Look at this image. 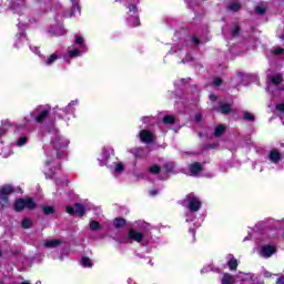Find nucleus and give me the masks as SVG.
I'll return each instance as SVG.
<instances>
[{"instance_id":"1","label":"nucleus","mask_w":284,"mask_h":284,"mask_svg":"<svg viewBox=\"0 0 284 284\" xmlns=\"http://www.w3.org/2000/svg\"><path fill=\"white\" fill-rule=\"evenodd\" d=\"M68 145H70V140L59 133H54L51 138L50 145L45 146V168L51 163H54L57 159H63V156H65V149H68Z\"/></svg>"},{"instance_id":"2","label":"nucleus","mask_w":284,"mask_h":284,"mask_svg":"<svg viewBox=\"0 0 284 284\" xmlns=\"http://www.w3.org/2000/svg\"><path fill=\"white\" fill-rule=\"evenodd\" d=\"M48 114H50V108L48 105H40L34 109L32 113H30L29 118H24V121H37V123H43L45 119H48Z\"/></svg>"},{"instance_id":"3","label":"nucleus","mask_w":284,"mask_h":284,"mask_svg":"<svg viewBox=\"0 0 284 284\" xmlns=\"http://www.w3.org/2000/svg\"><path fill=\"white\" fill-rule=\"evenodd\" d=\"M75 43L79 49H69L67 57H81V52H88V47H85V40L83 37H75Z\"/></svg>"},{"instance_id":"4","label":"nucleus","mask_w":284,"mask_h":284,"mask_svg":"<svg viewBox=\"0 0 284 284\" xmlns=\"http://www.w3.org/2000/svg\"><path fill=\"white\" fill-rule=\"evenodd\" d=\"M16 212H21V210H34L37 207V204L34 203V200L32 197L27 199H19L16 201L13 205Z\"/></svg>"},{"instance_id":"5","label":"nucleus","mask_w":284,"mask_h":284,"mask_svg":"<svg viewBox=\"0 0 284 284\" xmlns=\"http://www.w3.org/2000/svg\"><path fill=\"white\" fill-rule=\"evenodd\" d=\"M12 192H14V190L10 185L0 186V207H8V205H10L8 196H10Z\"/></svg>"},{"instance_id":"6","label":"nucleus","mask_w":284,"mask_h":284,"mask_svg":"<svg viewBox=\"0 0 284 284\" xmlns=\"http://www.w3.org/2000/svg\"><path fill=\"white\" fill-rule=\"evenodd\" d=\"M184 203H186L190 212H199V210H201V200L195 197L193 193L186 196Z\"/></svg>"},{"instance_id":"7","label":"nucleus","mask_w":284,"mask_h":284,"mask_svg":"<svg viewBox=\"0 0 284 284\" xmlns=\"http://www.w3.org/2000/svg\"><path fill=\"white\" fill-rule=\"evenodd\" d=\"M128 22L133 27L136 28V26H139V16L136 14V6L135 4H130L128 7Z\"/></svg>"},{"instance_id":"8","label":"nucleus","mask_w":284,"mask_h":284,"mask_svg":"<svg viewBox=\"0 0 284 284\" xmlns=\"http://www.w3.org/2000/svg\"><path fill=\"white\" fill-rule=\"evenodd\" d=\"M68 214L77 215V216H83L85 214V209L81 204H75L74 207L67 206Z\"/></svg>"},{"instance_id":"9","label":"nucleus","mask_w":284,"mask_h":284,"mask_svg":"<svg viewBox=\"0 0 284 284\" xmlns=\"http://www.w3.org/2000/svg\"><path fill=\"white\" fill-rule=\"evenodd\" d=\"M140 141L142 143H152L154 141V134L148 130H142L140 132Z\"/></svg>"},{"instance_id":"10","label":"nucleus","mask_w":284,"mask_h":284,"mask_svg":"<svg viewBox=\"0 0 284 284\" xmlns=\"http://www.w3.org/2000/svg\"><path fill=\"white\" fill-rule=\"evenodd\" d=\"M272 254H276V247L272 245L262 246L261 255L264 256V258H270Z\"/></svg>"},{"instance_id":"11","label":"nucleus","mask_w":284,"mask_h":284,"mask_svg":"<svg viewBox=\"0 0 284 284\" xmlns=\"http://www.w3.org/2000/svg\"><path fill=\"white\" fill-rule=\"evenodd\" d=\"M268 79V90L272 88V85H280V83H283V75L281 73H276L273 77L267 75Z\"/></svg>"},{"instance_id":"12","label":"nucleus","mask_w":284,"mask_h":284,"mask_svg":"<svg viewBox=\"0 0 284 284\" xmlns=\"http://www.w3.org/2000/svg\"><path fill=\"white\" fill-rule=\"evenodd\" d=\"M11 9L17 14H21V12L26 10V0H18V2H13Z\"/></svg>"},{"instance_id":"13","label":"nucleus","mask_w":284,"mask_h":284,"mask_svg":"<svg viewBox=\"0 0 284 284\" xmlns=\"http://www.w3.org/2000/svg\"><path fill=\"white\" fill-rule=\"evenodd\" d=\"M129 239H131V241H135L136 243H141V241H143V233H140L135 230H130Z\"/></svg>"},{"instance_id":"14","label":"nucleus","mask_w":284,"mask_h":284,"mask_svg":"<svg viewBox=\"0 0 284 284\" xmlns=\"http://www.w3.org/2000/svg\"><path fill=\"white\" fill-rule=\"evenodd\" d=\"M202 170H203V166L199 162H195L190 166V172L192 176H196V174H199Z\"/></svg>"},{"instance_id":"15","label":"nucleus","mask_w":284,"mask_h":284,"mask_svg":"<svg viewBox=\"0 0 284 284\" xmlns=\"http://www.w3.org/2000/svg\"><path fill=\"white\" fill-rule=\"evenodd\" d=\"M59 245H61V240L59 239L44 241V247H48V248L59 247Z\"/></svg>"},{"instance_id":"16","label":"nucleus","mask_w":284,"mask_h":284,"mask_svg":"<svg viewBox=\"0 0 284 284\" xmlns=\"http://www.w3.org/2000/svg\"><path fill=\"white\" fill-rule=\"evenodd\" d=\"M227 258L229 270H236V267H239V260H236L232 254H230Z\"/></svg>"},{"instance_id":"17","label":"nucleus","mask_w":284,"mask_h":284,"mask_svg":"<svg viewBox=\"0 0 284 284\" xmlns=\"http://www.w3.org/2000/svg\"><path fill=\"white\" fill-rule=\"evenodd\" d=\"M268 159L272 163H277L281 161V153L277 150H273L270 152Z\"/></svg>"},{"instance_id":"18","label":"nucleus","mask_w":284,"mask_h":284,"mask_svg":"<svg viewBox=\"0 0 284 284\" xmlns=\"http://www.w3.org/2000/svg\"><path fill=\"white\" fill-rule=\"evenodd\" d=\"M74 12H78V14H81V8L79 7V2H73V11L65 12L64 17H74Z\"/></svg>"},{"instance_id":"19","label":"nucleus","mask_w":284,"mask_h":284,"mask_svg":"<svg viewBox=\"0 0 284 284\" xmlns=\"http://www.w3.org/2000/svg\"><path fill=\"white\" fill-rule=\"evenodd\" d=\"M222 284H234V276L229 273L224 274L222 277Z\"/></svg>"},{"instance_id":"20","label":"nucleus","mask_w":284,"mask_h":284,"mask_svg":"<svg viewBox=\"0 0 284 284\" xmlns=\"http://www.w3.org/2000/svg\"><path fill=\"white\" fill-rule=\"evenodd\" d=\"M57 59H59L57 53L51 54L49 58L44 59V65H52Z\"/></svg>"},{"instance_id":"21","label":"nucleus","mask_w":284,"mask_h":284,"mask_svg":"<svg viewBox=\"0 0 284 284\" xmlns=\"http://www.w3.org/2000/svg\"><path fill=\"white\" fill-rule=\"evenodd\" d=\"M81 266L82 267H92V260H90L89 257H82Z\"/></svg>"},{"instance_id":"22","label":"nucleus","mask_w":284,"mask_h":284,"mask_svg":"<svg viewBox=\"0 0 284 284\" xmlns=\"http://www.w3.org/2000/svg\"><path fill=\"white\" fill-rule=\"evenodd\" d=\"M229 10H231V12H239V10H241V3L239 2H233L229 6Z\"/></svg>"},{"instance_id":"23","label":"nucleus","mask_w":284,"mask_h":284,"mask_svg":"<svg viewBox=\"0 0 284 284\" xmlns=\"http://www.w3.org/2000/svg\"><path fill=\"white\" fill-rule=\"evenodd\" d=\"M8 125H10V121L6 120L2 121V128L0 129V136H3V134H6V132H8Z\"/></svg>"},{"instance_id":"24","label":"nucleus","mask_w":284,"mask_h":284,"mask_svg":"<svg viewBox=\"0 0 284 284\" xmlns=\"http://www.w3.org/2000/svg\"><path fill=\"white\" fill-rule=\"evenodd\" d=\"M114 227H123L125 225V220L121 219V217H116L113 221Z\"/></svg>"},{"instance_id":"25","label":"nucleus","mask_w":284,"mask_h":284,"mask_svg":"<svg viewBox=\"0 0 284 284\" xmlns=\"http://www.w3.org/2000/svg\"><path fill=\"white\" fill-rule=\"evenodd\" d=\"M219 110L222 114H229L232 108L230 106V104H222Z\"/></svg>"},{"instance_id":"26","label":"nucleus","mask_w":284,"mask_h":284,"mask_svg":"<svg viewBox=\"0 0 284 284\" xmlns=\"http://www.w3.org/2000/svg\"><path fill=\"white\" fill-rule=\"evenodd\" d=\"M72 105H79V101L75 100V101H71L69 103V105L64 109L67 114H70V112H73Z\"/></svg>"},{"instance_id":"27","label":"nucleus","mask_w":284,"mask_h":284,"mask_svg":"<svg viewBox=\"0 0 284 284\" xmlns=\"http://www.w3.org/2000/svg\"><path fill=\"white\" fill-rule=\"evenodd\" d=\"M26 143H28V136H21V138L17 141L18 148H23V145H26Z\"/></svg>"},{"instance_id":"28","label":"nucleus","mask_w":284,"mask_h":284,"mask_svg":"<svg viewBox=\"0 0 284 284\" xmlns=\"http://www.w3.org/2000/svg\"><path fill=\"white\" fill-rule=\"evenodd\" d=\"M22 227H23L24 230H28L29 227H32V220H30V219H24V220L22 221Z\"/></svg>"},{"instance_id":"29","label":"nucleus","mask_w":284,"mask_h":284,"mask_svg":"<svg viewBox=\"0 0 284 284\" xmlns=\"http://www.w3.org/2000/svg\"><path fill=\"white\" fill-rule=\"evenodd\" d=\"M223 132H225V126L223 125H219L215 128V136H221V134H223Z\"/></svg>"},{"instance_id":"30","label":"nucleus","mask_w":284,"mask_h":284,"mask_svg":"<svg viewBox=\"0 0 284 284\" xmlns=\"http://www.w3.org/2000/svg\"><path fill=\"white\" fill-rule=\"evenodd\" d=\"M90 230H93V231L101 230V224H99V222L97 221H92L90 223Z\"/></svg>"},{"instance_id":"31","label":"nucleus","mask_w":284,"mask_h":284,"mask_svg":"<svg viewBox=\"0 0 284 284\" xmlns=\"http://www.w3.org/2000/svg\"><path fill=\"white\" fill-rule=\"evenodd\" d=\"M266 8L263 4H260L255 8L256 14H265Z\"/></svg>"},{"instance_id":"32","label":"nucleus","mask_w":284,"mask_h":284,"mask_svg":"<svg viewBox=\"0 0 284 284\" xmlns=\"http://www.w3.org/2000/svg\"><path fill=\"white\" fill-rule=\"evenodd\" d=\"M163 123H166V124H172V123H174V116H172V115H166V116H164Z\"/></svg>"},{"instance_id":"33","label":"nucleus","mask_w":284,"mask_h":284,"mask_svg":"<svg viewBox=\"0 0 284 284\" xmlns=\"http://www.w3.org/2000/svg\"><path fill=\"white\" fill-rule=\"evenodd\" d=\"M110 159V152L108 150H103V155L100 161H103L104 163Z\"/></svg>"},{"instance_id":"34","label":"nucleus","mask_w":284,"mask_h":284,"mask_svg":"<svg viewBox=\"0 0 284 284\" xmlns=\"http://www.w3.org/2000/svg\"><path fill=\"white\" fill-rule=\"evenodd\" d=\"M149 171L151 172V174H159V172H161V169L159 168V165H153L149 169Z\"/></svg>"},{"instance_id":"35","label":"nucleus","mask_w":284,"mask_h":284,"mask_svg":"<svg viewBox=\"0 0 284 284\" xmlns=\"http://www.w3.org/2000/svg\"><path fill=\"white\" fill-rule=\"evenodd\" d=\"M44 214H54V207L52 206H43Z\"/></svg>"},{"instance_id":"36","label":"nucleus","mask_w":284,"mask_h":284,"mask_svg":"<svg viewBox=\"0 0 284 284\" xmlns=\"http://www.w3.org/2000/svg\"><path fill=\"white\" fill-rule=\"evenodd\" d=\"M244 119H245V121H254V114H252L250 112H245Z\"/></svg>"},{"instance_id":"37","label":"nucleus","mask_w":284,"mask_h":284,"mask_svg":"<svg viewBox=\"0 0 284 284\" xmlns=\"http://www.w3.org/2000/svg\"><path fill=\"white\" fill-rule=\"evenodd\" d=\"M114 172H116V174H120V172H123V163H118L114 168Z\"/></svg>"},{"instance_id":"38","label":"nucleus","mask_w":284,"mask_h":284,"mask_svg":"<svg viewBox=\"0 0 284 284\" xmlns=\"http://www.w3.org/2000/svg\"><path fill=\"white\" fill-rule=\"evenodd\" d=\"M284 49L283 48H276L272 50V53L278 57V54H283Z\"/></svg>"},{"instance_id":"39","label":"nucleus","mask_w":284,"mask_h":284,"mask_svg":"<svg viewBox=\"0 0 284 284\" xmlns=\"http://www.w3.org/2000/svg\"><path fill=\"white\" fill-rule=\"evenodd\" d=\"M221 83H222V80L220 78H215L213 81V85H215V87L221 85Z\"/></svg>"},{"instance_id":"40","label":"nucleus","mask_w":284,"mask_h":284,"mask_svg":"<svg viewBox=\"0 0 284 284\" xmlns=\"http://www.w3.org/2000/svg\"><path fill=\"white\" fill-rule=\"evenodd\" d=\"M276 110H278L280 112H284V103L283 104H277Z\"/></svg>"},{"instance_id":"41","label":"nucleus","mask_w":284,"mask_h":284,"mask_svg":"<svg viewBox=\"0 0 284 284\" xmlns=\"http://www.w3.org/2000/svg\"><path fill=\"white\" fill-rule=\"evenodd\" d=\"M263 276H265V278H270L272 276V273H270V271H264Z\"/></svg>"},{"instance_id":"42","label":"nucleus","mask_w":284,"mask_h":284,"mask_svg":"<svg viewBox=\"0 0 284 284\" xmlns=\"http://www.w3.org/2000/svg\"><path fill=\"white\" fill-rule=\"evenodd\" d=\"M239 27H234L233 29V37H236V34H239Z\"/></svg>"},{"instance_id":"43","label":"nucleus","mask_w":284,"mask_h":284,"mask_svg":"<svg viewBox=\"0 0 284 284\" xmlns=\"http://www.w3.org/2000/svg\"><path fill=\"white\" fill-rule=\"evenodd\" d=\"M150 194H151V196H156V194H159V191L152 190V191L150 192Z\"/></svg>"},{"instance_id":"44","label":"nucleus","mask_w":284,"mask_h":284,"mask_svg":"<svg viewBox=\"0 0 284 284\" xmlns=\"http://www.w3.org/2000/svg\"><path fill=\"white\" fill-rule=\"evenodd\" d=\"M31 50H33V52H34V54H39V48H37V47H31Z\"/></svg>"},{"instance_id":"45","label":"nucleus","mask_w":284,"mask_h":284,"mask_svg":"<svg viewBox=\"0 0 284 284\" xmlns=\"http://www.w3.org/2000/svg\"><path fill=\"white\" fill-rule=\"evenodd\" d=\"M192 41H193V43H194L195 45H199V43H200L199 39H196V38H193Z\"/></svg>"},{"instance_id":"46","label":"nucleus","mask_w":284,"mask_h":284,"mask_svg":"<svg viewBox=\"0 0 284 284\" xmlns=\"http://www.w3.org/2000/svg\"><path fill=\"white\" fill-rule=\"evenodd\" d=\"M276 283L277 284H284V277H280Z\"/></svg>"},{"instance_id":"47","label":"nucleus","mask_w":284,"mask_h":284,"mask_svg":"<svg viewBox=\"0 0 284 284\" xmlns=\"http://www.w3.org/2000/svg\"><path fill=\"white\" fill-rule=\"evenodd\" d=\"M210 100H211V101H216V95L211 94V95H210Z\"/></svg>"},{"instance_id":"48","label":"nucleus","mask_w":284,"mask_h":284,"mask_svg":"<svg viewBox=\"0 0 284 284\" xmlns=\"http://www.w3.org/2000/svg\"><path fill=\"white\" fill-rule=\"evenodd\" d=\"M201 119H203V116H202L201 114H197V115L195 116V120H196V121H201Z\"/></svg>"},{"instance_id":"49","label":"nucleus","mask_w":284,"mask_h":284,"mask_svg":"<svg viewBox=\"0 0 284 284\" xmlns=\"http://www.w3.org/2000/svg\"><path fill=\"white\" fill-rule=\"evenodd\" d=\"M103 163L101 164V165H105V162L104 161H102Z\"/></svg>"},{"instance_id":"50","label":"nucleus","mask_w":284,"mask_h":284,"mask_svg":"<svg viewBox=\"0 0 284 284\" xmlns=\"http://www.w3.org/2000/svg\"><path fill=\"white\" fill-rule=\"evenodd\" d=\"M280 38L284 39V36H280Z\"/></svg>"},{"instance_id":"51","label":"nucleus","mask_w":284,"mask_h":284,"mask_svg":"<svg viewBox=\"0 0 284 284\" xmlns=\"http://www.w3.org/2000/svg\"><path fill=\"white\" fill-rule=\"evenodd\" d=\"M0 256H1V251H0Z\"/></svg>"}]
</instances>
